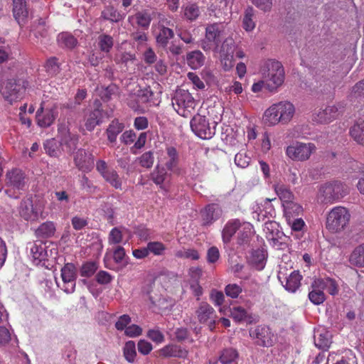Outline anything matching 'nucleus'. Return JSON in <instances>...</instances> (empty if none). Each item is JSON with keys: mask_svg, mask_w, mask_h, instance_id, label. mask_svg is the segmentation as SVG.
<instances>
[{"mask_svg": "<svg viewBox=\"0 0 364 364\" xmlns=\"http://www.w3.org/2000/svg\"><path fill=\"white\" fill-rule=\"evenodd\" d=\"M225 32V25L223 23L208 24L205 28V38L201 41L200 47L205 52H218L221 38Z\"/></svg>", "mask_w": 364, "mask_h": 364, "instance_id": "nucleus-1", "label": "nucleus"}, {"mask_svg": "<svg viewBox=\"0 0 364 364\" xmlns=\"http://www.w3.org/2000/svg\"><path fill=\"white\" fill-rule=\"evenodd\" d=\"M267 70L262 73L265 80L266 89L274 92L280 86L284 79V71L282 65L279 61L269 60L266 65Z\"/></svg>", "mask_w": 364, "mask_h": 364, "instance_id": "nucleus-2", "label": "nucleus"}, {"mask_svg": "<svg viewBox=\"0 0 364 364\" xmlns=\"http://www.w3.org/2000/svg\"><path fill=\"white\" fill-rule=\"evenodd\" d=\"M196 101L188 91L177 90L172 98V105L178 114L188 118L195 110Z\"/></svg>", "mask_w": 364, "mask_h": 364, "instance_id": "nucleus-3", "label": "nucleus"}, {"mask_svg": "<svg viewBox=\"0 0 364 364\" xmlns=\"http://www.w3.org/2000/svg\"><path fill=\"white\" fill-rule=\"evenodd\" d=\"M320 193L322 197V203H332L346 196L349 193V188L342 182L335 181L322 186L320 188Z\"/></svg>", "mask_w": 364, "mask_h": 364, "instance_id": "nucleus-4", "label": "nucleus"}, {"mask_svg": "<svg viewBox=\"0 0 364 364\" xmlns=\"http://www.w3.org/2000/svg\"><path fill=\"white\" fill-rule=\"evenodd\" d=\"M350 215L348 210L342 206L333 208L326 218V228L333 232L344 230L349 223Z\"/></svg>", "mask_w": 364, "mask_h": 364, "instance_id": "nucleus-5", "label": "nucleus"}, {"mask_svg": "<svg viewBox=\"0 0 364 364\" xmlns=\"http://www.w3.org/2000/svg\"><path fill=\"white\" fill-rule=\"evenodd\" d=\"M250 336L255 343L262 347H270L274 343V336L267 326H257L249 331Z\"/></svg>", "mask_w": 364, "mask_h": 364, "instance_id": "nucleus-6", "label": "nucleus"}, {"mask_svg": "<svg viewBox=\"0 0 364 364\" xmlns=\"http://www.w3.org/2000/svg\"><path fill=\"white\" fill-rule=\"evenodd\" d=\"M192 131L203 139H209L215 134V127H210L205 116L195 115L191 121Z\"/></svg>", "mask_w": 364, "mask_h": 364, "instance_id": "nucleus-7", "label": "nucleus"}, {"mask_svg": "<svg viewBox=\"0 0 364 364\" xmlns=\"http://www.w3.org/2000/svg\"><path fill=\"white\" fill-rule=\"evenodd\" d=\"M6 184L9 188L8 193L13 191V196L20 197L23 188V171L21 168H14L6 174Z\"/></svg>", "mask_w": 364, "mask_h": 364, "instance_id": "nucleus-8", "label": "nucleus"}, {"mask_svg": "<svg viewBox=\"0 0 364 364\" xmlns=\"http://www.w3.org/2000/svg\"><path fill=\"white\" fill-rule=\"evenodd\" d=\"M316 149L312 143H296L295 145L289 146L287 149V156L293 160L305 161Z\"/></svg>", "mask_w": 364, "mask_h": 364, "instance_id": "nucleus-9", "label": "nucleus"}, {"mask_svg": "<svg viewBox=\"0 0 364 364\" xmlns=\"http://www.w3.org/2000/svg\"><path fill=\"white\" fill-rule=\"evenodd\" d=\"M196 314L200 323L207 324L210 330L215 328L216 314L214 309L207 302H200L196 311Z\"/></svg>", "mask_w": 364, "mask_h": 364, "instance_id": "nucleus-10", "label": "nucleus"}, {"mask_svg": "<svg viewBox=\"0 0 364 364\" xmlns=\"http://www.w3.org/2000/svg\"><path fill=\"white\" fill-rule=\"evenodd\" d=\"M61 277L64 283L63 290L67 294L74 292L77 279V269L75 264L66 263L61 269Z\"/></svg>", "mask_w": 364, "mask_h": 364, "instance_id": "nucleus-11", "label": "nucleus"}, {"mask_svg": "<svg viewBox=\"0 0 364 364\" xmlns=\"http://www.w3.org/2000/svg\"><path fill=\"white\" fill-rule=\"evenodd\" d=\"M27 249H29L30 257L34 264L44 265L48 260V252L46 244L41 241H36L34 243H28Z\"/></svg>", "mask_w": 364, "mask_h": 364, "instance_id": "nucleus-12", "label": "nucleus"}, {"mask_svg": "<svg viewBox=\"0 0 364 364\" xmlns=\"http://www.w3.org/2000/svg\"><path fill=\"white\" fill-rule=\"evenodd\" d=\"M74 163L78 169L88 172L94 167V158L86 150L80 149L74 156Z\"/></svg>", "mask_w": 364, "mask_h": 364, "instance_id": "nucleus-13", "label": "nucleus"}, {"mask_svg": "<svg viewBox=\"0 0 364 364\" xmlns=\"http://www.w3.org/2000/svg\"><path fill=\"white\" fill-rule=\"evenodd\" d=\"M21 85L17 84L15 80H9L1 89L4 98L11 104L22 99Z\"/></svg>", "mask_w": 364, "mask_h": 364, "instance_id": "nucleus-14", "label": "nucleus"}, {"mask_svg": "<svg viewBox=\"0 0 364 364\" xmlns=\"http://www.w3.org/2000/svg\"><path fill=\"white\" fill-rule=\"evenodd\" d=\"M60 135V144L65 148V151L73 153L77 146L79 137L77 134H72L66 127H59Z\"/></svg>", "mask_w": 364, "mask_h": 364, "instance_id": "nucleus-15", "label": "nucleus"}, {"mask_svg": "<svg viewBox=\"0 0 364 364\" xmlns=\"http://www.w3.org/2000/svg\"><path fill=\"white\" fill-rule=\"evenodd\" d=\"M171 178V173L162 166L157 164L150 174L151 180L163 190H166V184L168 183Z\"/></svg>", "mask_w": 364, "mask_h": 364, "instance_id": "nucleus-16", "label": "nucleus"}, {"mask_svg": "<svg viewBox=\"0 0 364 364\" xmlns=\"http://www.w3.org/2000/svg\"><path fill=\"white\" fill-rule=\"evenodd\" d=\"M43 108L41 107L36 112L38 124L41 127H50L58 116L57 106L53 105L50 109H46L44 114H42Z\"/></svg>", "mask_w": 364, "mask_h": 364, "instance_id": "nucleus-17", "label": "nucleus"}, {"mask_svg": "<svg viewBox=\"0 0 364 364\" xmlns=\"http://www.w3.org/2000/svg\"><path fill=\"white\" fill-rule=\"evenodd\" d=\"M222 214L220 207L215 203H210L201 211L203 225H210L217 220Z\"/></svg>", "mask_w": 364, "mask_h": 364, "instance_id": "nucleus-18", "label": "nucleus"}, {"mask_svg": "<svg viewBox=\"0 0 364 364\" xmlns=\"http://www.w3.org/2000/svg\"><path fill=\"white\" fill-rule=\"evenodd\" d=\"M338 114V107L336 105H328L321 109L314 117V120L318 123H328L335 119Z\"/></svg>", "mask_w": 364, "mask_h": 364, "instance_id": "nucleus-19", "label": "nucleus"}, {"mask_svg": "<svg viewBox=\"0 0 364 364\" xmlns=\"http://www.w3.org/2000/svg\"><path fill=\"white\" fill-rule=\"evenodd\" d=\"M333 89V83L328 78L320 75L316 77L314 90L317 95H329Z\"/></svg>", "mask_w": 364, "mask_h": 364, "instance_id": "nucleus-20", "label": "nucleus"}, {"mask_svg": "<svg viewBox=\"0 0 364 364\" xmlns=\"http://www.w3.org/2000/svg\"><path fill=\"white\" fill-rule=\"evenodd\" d=\"M312 288H321L326 290L330 294L336 295L338 292V287L336 282L331 278L315 279L311 284Z\"/></svg>", "mask_w": 364, "mask_h": 364, "instance_id": "nucleus-21", "label": "nucleus"}, {"mask_svg": "<svg viewBox=\"0 0 364 364\" xmlns=\"http://www.w3.org/2000/svg\"><path fill=\"white\" fill-rule=\"evenodd\" d=\"M109 117V115L100 108L95 109L91 112L85 122V126L88 131H92L95 127L102 123L104 117Z\"/></svg>", "mask_w": 364, "mask_h": 364, "instance_id": "nucleus-22", "label": "nucleus"}, {"mask_svg": "<svg viewBox=\"0 0 364 364\" xmlns=\"http://www.w3.org/2000/svg\"><path fill=\"white\" fill-rule=\"evenodd\" d=\"M241 225L242 223L238 219L228 221L225 225L222 232L223 242L226 244L229 243L237 230H240Z\"/></svg>", "mask_w": 364, "mask_h": 364, "instance_id": "nucleus-23", "label": "nucleus"}, {"mask_svg": "<svg viewBox=\"0 0 364 364\" xmlns=\"http://www.w3.org/2000/svg\"><path fill=\"white\" fill-rule=\"evenodd\" d=\"M279 120L282 124L289 122L294 116L295 109L293 104L289 102H279Z\"/></svg>", "mask_w": 364, "mask_h": 364, "instance_id": "nucleus-24", "label": "nucleus"}, {"mask_svg": "<svg viewBox=\"0 0 364 364\" xmlns=\"http://www.w3.org/2000/svg\"><path fill=\"white\" fill-rule=\"evenodd\" d=\"M238 357L239 353L236 349L227 348L220 351L217 361L220 364H237Z\"/></svg>", "mask_w": 364, "mask_h": 364, "instance_id": "nucleus-25", "label": "nucleus"}, {"mask_svg": "<svg viewBox=\"0 0 364 364\" xmlns=\"http://www.w3.org/2000/svg\"><path fill=\"white\" fill-rule=\"evenodd\" d=\"M205 57L200 50H193L186 55L187 64L192 69H198L203 65Z\"/></svg>", "mask_w": 364, "mask_h": 364, "instance_id": "nucleus-26", "label": "nucleus"}, {"mask_svg": "<svg viewBox=\"0 0 364 364\" xmlns=\"http://www.w3.org/2000/svg\"><path fill=\"white\" fill-rule=\"evenodd\" d=\"M160 354L164 357L186 358L188 351L176 345H167L160 350Z\"/></svg>", "mask_w": 364, "mask_h": 364, "instance_id": "nucleus-27", "label": "nucleus"}, {"mask_svg": "<svg viewBox=\"0 0 364 364\" xmlns=\"http://www.w3.org/2000/svg\"><path fill=\"white\" fill-rule=\"evenodd\" d=\"M279 103L272 105L264 114L263 119L266 124L272 126L280 122Z\"/></svg>", "mask_w": 364, "mask_h": 364, "instance_id": "nucleus-28", "label": "nucleus"}, {"mask_svg": "<svg viewBox=\"0 0 364 364\" xmlns=\"http://www.w3.org/2000/svg\"><path fill=\"white\" fill-rule=\"evenodd\" d=\"M351 265L358 267H364V244L357 246L349 257Z\"/></svg>", "mask_w": 364, "mask_h": 364, "instance_id": "nucleus-29", "label": "nucleus"}, {"mask_svg": "<svg viewBox=\"0 0 364 364\" xmlns=\"http://www.w3.org/2000/svg\"><path fill=\"white\" fill-rule=\"evenodd\" d=\"M252 236V226L249 223H243L237 235V243L240 245H247Z\"/></svg>", "mask_w": 364, "mask_h": 364, "instance_id": "nucleus-30", "label": "nucleus"}, {"mask_svg": "<svg viewBox=\"0 0 364 364\" xmlns=\"http://www.w3.org/2000/svg\"><path fill=\"white\" fill-rule=\"evenodd\" d=\"M231 317L237 322L246 321L250 323L252 317L251 314L242 306H233L230 309Z\"/></svg>", "mask_w": 364, "mask_h": 364, "instance_id": "nucleus-31", "label": "nucleus"}, {"mask_svg": "<svg viewBox=\"0 0 364 364\" xmlns=\"http://www.w3.org/2000/svg\"><path fill=\"white\" fill-rule=\"evenodd\" d=\"M159 29V33L156 37V43L161 47L165 48L168 41L174 36V33L172 29L166 27L164 25H160Z\"/></svg>", "mask_w": 364, "mask_h": 364, "instance_id": "nucleus-32", "label": "nucleus"}, {"mask_svg": "<svg viewBox=\"0 0 364 364\" xmlns=\"http://www.w3.org/2000/svg\"><path fill=\"white\" fill-rule=\"evenodd\" d=\"M302 276L298 271L292 272L290 275L286 278L284 288L289 292H295L301 284Z\"/></svg>", "mask_w": 364, "mask_h": 364, "instance_id": "nucleus-33", "label": "nucleus"}, {"mask_svg": "<svg viewBox=\"0 0 364 364\" xmlns=\"http://www.w3.org/2000/svg\"><path fill=\"white\" fill-rule=\"evenodd\" d=\"M274 191L282 200L283 206L287 203H291L294 200V194L285 185H275Z\"/></svg>", "mask_w": 364, "mask_h": 364, "instance_id": "nucleus-34", "label": "nucleus"}, {"mask_svg": "<svg viewBox=\"0 0 364 364\" xmlns=\"http://www.w3.org/2000/svg\"><path fill=\"white\" fill-rule=\"evenodd\" d=\"M134 18L137 25L143 29H148L152 20L151 14L147 11H139L134 16H129L128 21H131Z\"/></svg>", "mask_w": 364, "mask_h": 364, "instance_id": "nucleus-35", "label": "nucleus"}, {"mask_svg": "<svg viewBox=\"0 0 364 364\" xmlns=\"http://www.w3.org/2000/svg\"><path fill=\"white\" fill-rule=\"evenodd\" d=\"M265 254L262 250H252L249 261L257 269L261 270L264 267Z\"/></svg>", "mask_w": 364, "mask_h": 364, "instance_id": "nucleus-36", "label": "nucleus"}, {"mask_svg": "<svg viewBox=\"0 0 364 364\" xmlns=\"http://www.w3.org/2000/svg\"><path fill=\"white\" fill-rule=\"evenodd\" d=\"M55 226L53 222L47 221L42 223L36 230V235L39 237L48 238L54 235Z\"/></svg>", "mask_w": 364, "mask_h": 364, "instance_id": "nucleus-37", "label": "nucleus"}, {"mask_svg": "<svg viewBox=\"0 0 364 364\" xmlns=\"http://www.w3.org/2000/svg\"><path fill=\"white\" fill-rule=\"evenodd\" d=\"M58 45L65 48L73 49L77 44V40L69 33H61L58 36Z\"/></svg>", "mask_w": 364, "mask_h": 364, "instance_id": "nucleus-38", "label": "nucleus"}, {"mask_svg": "<svg viewBox=\"0 0 364 364\" xmlns=\"http://www.w3.org/2000/svg\"><path fill=\"white\" fill-rule=\"evenodd\" d=\"M167 155L168 159L165 163V166H164L166 170L169 171H173L174 169L177 167L178 164V154L176 149L170 146L167 148Z\"/></svg>", "mask_w": 364, "mask_h": 364, "instance_id": "nucleus-39", "label": "nucleus"}, {"mask_svg": "<svg viewBox=\"0 0 364 364\" xmlns=\"http://www.w3.org/2000/svg\"><path fill=\"white\" fill-rule=\"evenodd\" d=\"M60 143L54 138L49 139L43 143L46 153L52 157H57L60 154Z\"/></svg>", "mask_w": 364, "mask_h": 364, "instance_id": "nucleus-40", "label": "nucleus"}, {"mask_svg": "<svg viewBox=\"0 0 364 364\" xmlns=\"http://www.w3.org/2000/svg\"><path fill=\"white\" fill-rule=\"evenodd\" d=\"M353 139L360 144H364V119L355 124L350 130Z\"/></svg>", "mask_w": 364, "mask_h": 364, "instance_id": "nucleus-41", "label": "nucleus"}, {"mask_svg": "<svg viewBox=\"0 0 364 364\" xmlns=\"http://www.w3.org/2000/svg\"><path fill=\"white\" fill-rule=\"evenodd\" d=\"M124 129V125L118 121L113 120L107 129V139L109 142L116 141L117 135Z\"/></svg>", "mask_w": 364, "mask_h": 364, "instance_id": "nucleus-42", "label": "nucleus"}, {"mask_svg": "<svg viewBox=\"0 0 364 364\" xmlns=\"http://www.w3.org/2000/svg\"><path fill=\"white\" fill-rule=\"evenodd\" d=\"M101 17L105 20L110 21L112 22H119L124 18V14H121L113 6H107L101 14Z\"/></svg>", "mask_w": 364, "mask_h": 364, "instance_id": "nucleus-43", "label": "nucleus"}, {"mask_svg": "<svg viewBox=\"0 0 364 364\" xmlns=\"http://www.w3.org/2000/svg\"><path fill=\"white\" fill-rule=\"evenodd\" d=\"M331 338L329 333L326 331L317 333L314 335L315 346L322 350H326L330 347Z\"/></svg>", "mask_w": 364, "mask_h": 364, "instance_id": "nucleus-44", "label": "nucleus"}, {"mask_svg": "<svg viewBox=\"0 0 364 364\" xmlns=\"http://www.w3.org/2000/svg\"><path fill=\"white\" fill-rule=\"evenodd\" d=\"M283 208L287 220L299 215L303 211L302 207L294 200L291 203H287Z\"/></svg>", "mask_w": 364, "mask_h": 364, "instance_id": "nucleus-45", "label": "nucleus"}, {"mask_svg": "<svg viewBox=\"0 0 364 364\" xmlns=\"http://www.w3.org/2000/svg\"><path fill=\"white\" fill-rule=\"evenodd\" d=\"M264 230L269 240H277L282 232L279 230V224L275 221L269 220L264 223Z\"/></svg>", "mask_w": 364, "mask_h": 364, "instance_id": "nucleus-46", "label": "nucleus"}, {"mask_svg": "<svg viewBox=\"0 0 364 364\" xmlns=\"http://www.w3.org/2000/svg\"><path fill=\"white\" fill-rule=\"evenodd\" d=\"M254 16V9L252 6H247V9L245 10V14L242 21L243 28L247 31H252L255 27V23L252 18Z\"/></svg>", "mask_w": 364, "mask_h": 364, "instance_id": "nucleus-47", "label": "nucleus"}, {"mask_svg": "<svg viewBox=\"0 0 364 364\" xmlns=\"http://www.w3.org/2000/svg\"><path fill=\"white\" fill-rule=\"evenodd\" d=\"M123 355L129 363H134L136 356V345L134 341H129L125 343L123 348Z\"/></svg>", "mask_w": 364, "mask_h": 364, "instance_id": "nucleus-48", "label": "nucleus"}, {"mask_svg": "<svg viewBox=\"0 0 364 364\" xmlns=\"http://www.w3.org/2000/svg\"><path fill=\"white\" fill-rule=\"evenodd\" d=\"M114 45L113 38L107 34H102L98 38V46L101 51L109 53Z\"/></svg>", "mask_w": 364, "mask_h": 364, "instance_id": "nucleus-49", "label": "nucleus"}, {"mask_svg": "<svg viewBox=\"0 0 364 364\" xmlns=\"http://www.w3.org/2000/svg\"><path fill=\"white\" fill-rule=\"evenodd\" d=\"M236 50V45L234 40L232 38H227L223 42L220 50H218L220 55H234Z\"/></svg>", "mask_w": 364, "mask_h": 364, "instance_id": "nucleus-50", "label": "nucleus"}, {"mask_svg": "<svg viewBox=\"0 0 364 364\" xmlns=\"http://www.w3.org/2000/svg\"><path fill=\"white\" fill-rule=\"evenodd\" d=\"M102 177L107 182H108L112 186H113L116 189L122 188V182L116 171L113 169L109 170L107 173L103 174Z\"/></svg>", "mask_w": 364, "mask_h": 364, "instance_id": "nucleus-51", "label": "nucleus"}, {"mask_svg": "<svg viewBox=\"0 0 364 364\" xmlns=\"http://www.w3.org/2000/svg\"><path fill=\"white\" fill-rule=\"evenodd\" d=\"M309 300L316 305L322 304L326 300L325 294L321 288H313L309 294Z\"/></svg>", "mask_w": 364, "mask_h": 364, "instance_id": "nucleus-52", "label": "nucleus"}, {"mask_svg": "<svg viewBox=\"0 0 364 364\" xmlns=\"http://www.w3.org/2000/svg\"><path fill=\"white\" fill-rule=\"evenodd\" d=\"M46 72L50 75H55L60 71V64L56 57L49 58L45 65Z\"/></svg>", "mask_w": 364, "mask_h": 364, "instance_id": "nucleus-53", "label": "nucleus"}, {"mask_svg": "<svg viewBox=\"0 0 364 364\" xmlns=\"http://www.w3.org/2000/svg\"><path fill=\"white\" fill-rule=\"evenodd\" d=\"M98 269L95 262H87L82 264L80 268V275L85 277H90L93 275Z\"/></svg>", "mask_w": 364, "mask_h": 364, "instance_id": "nucleus-54", "label": "nucleus"}, {"mask_svg": "<svg viewBox=\"0 0 364 364\" xmlns=\"http://www.w3.org/2000/svg\"><path fill=\"white\" fill-rule=\"evenodd\" d=\"M12 11L15 20L21 26L23 21V0H13Z\"/></svg>", "mask_w": 364, "mask_h": 364, "instance_id": "nucleus-55", "label": "nucleus"}, {"mask_svg": "<svg viewBox=\"0 0 364 364\" xmlns=\"http://www.w3.org/2000/svg\"><path fill=\"white\" fill-rule=\"evenodd\" d=\"M174 255L178 258H191L194 260L199 259V254L194 249L179 250L175 252Z\"/></svg>", "mask_w": 364, "mask_h": 364, "instance_id": "nucleus-56", "label": "nucleus"}, {"mask_svg": "<svg viewBox=\"0 0 364 364\" xmlns=\"http://www.w3.org/2000/svg\"><path fill=\"white\" fill-rule=\"evenodd\" d=\"M138 160L142 167L150 168L152 167L154 161V154L151 151H146L139 157Z\"/></svg>", "mask_w": 364, "mask_h": 364, "instance_id": "nucleus-57", "label": "nucleus"}, {"mask_svg": "<svg viewBox=\"0 0 364 364\" xmlns=\"http://www.w3.org/2000/svg\"><path fill=\"white\" fill-rule=\"evenodd\" d=\"M149 253L151 252L154 255L160 256L164 254L166 246L160 242H149L147 244Z\"/></svg>", "mask_w": 364, "mask_h": 364, "instance_id": "nucleus-58", "label": "nucleus"}, {"mask_svg": "<svg viewBox=\"0 0 364 364\" xmlns=\"http://www.w3.org/2000/svg\"><path fill=\"white\" fill-rule=\"evenodd\" d=\"M80 184L81 188L88 193H94L97 189V186H95L92 181H90L85 175H83L81 177Z\"/></svg>", "mask_w": 364, "mask_h": 364, "instance_id": "nucleus-59", "label": "nucleus"}, {"mask_svg": "<svg viewBox=\"0 0 364 364\" xmlns=\"http://www.w3.org/2000/svg\"><path fill=\"white\" fill-rule=\"evenodd\" d=\"M199 7L196 4H191L186 7L184 15L190 21L196 20L200 15Z\"/></svg>", "mask_w": 364, "mask_h": 364, "instance_id": "nucleus-60", "label": "nucleus"}, {"mask_svg": "<svg viewBox=\"0 0 364 364\" xmlns=\"http://www.w3.org/2000/svg\"><path fill=\"white\" fill-rule=\"evenodd\" d=\"M250 162V157L245 152L240 151L235 156V163L238 167L245 168L249 166Z\"/></svg>", "mask_w": 364, "mask_h": 364, "instance_id": "nucleus-61", "label": "nucleus"}, {"mask_svg": "<svg viewBox=\"0 0 364 364\" xmlns=\"http://www.w3.org/2000/svg\"><path fill=\"white\" fill-rule=\"evenodd\" d=\"M123 238L122 232L119 228H114L111 230L108 242L110 245H115L122 242Z\"/></svg>", "mask_w": 364, "mask_h": 364, "instance_id": "nucleus-62", "label": "nucleus"}, {"mask_svg": "<svg viewBox=\"0 0 364 364\" xmlns=\"http://www.w3.org/2000/svg\"><path fill=\"white\" fill-rule=\"evenodd\" d=\"M153 95L154 93L149 87H145L137 91L136 97L141 103H146L152 99Z\"/></svg>", "mask_w": 364, "mask_h": 364, "instance_id": "nucleus-63", "label": "nucleus"}, {"mask_svg": "<svg viewBox=\"0 0 364 364\" xmlns=\"http://www.w3.org/2000/svg\"><path fill=\"white\" fill-rule=\"evenodd\" d=\"M115 60L117 63H122L127 66L136 60V55L134 53L124 52L119 56H117Z\"/></svg>", "mask_w": 364, "mask_h": 364, "instance_id": "nucleus-64", "label": "nucleus"}]
</instances>
